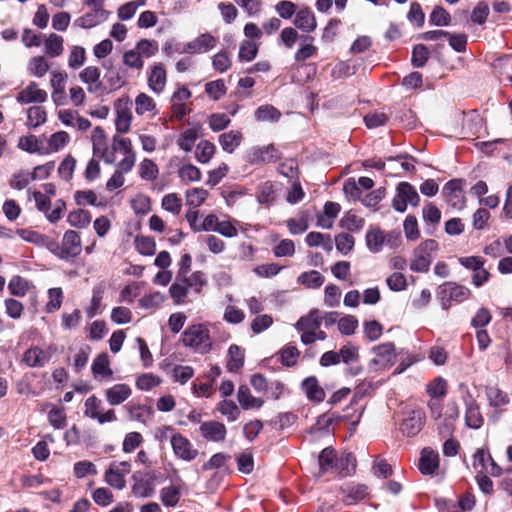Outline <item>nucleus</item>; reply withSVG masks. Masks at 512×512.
Returning a JSON list of instances; mask_svg holds the SVG:
<instances>
[{
    "label": "nucleus",
    "mask_w": 512,
    "mask_h": 512,
    "mask_svg": "<svg viewBox=\"0 0 512 512\" xmlns=\"http://www.w3.org/2000/svg\"><path fill=\"white\" fill-rule=\"evenodd\" d=\"M182 342L201 354L208 353L212 349L210 332L205 324H194L186 328L182 334Z\"/></svg>",
    "instance_id": "nucleus-1"
},
{
    "label": "nucleus",
    "mask_w": 512,
    "mask_h": 512,
    "mask_svg": "<svg viewBox=\"0 0 512 512\" xmlns=\"http://www.w3.org/2000/svg\"><path fill=\"white\" fill-rule=\"evenodd\" d=\"M438 249L439 244L434 239L421 242L413 251L410 269L417 273H427Z\"/></svg>",
    "instance_id": "nucleus-2"
},
{
    "label": "nucleus",
    "mask_w": 512,
    "mask_h": 512,
    "mask_svg": "<svg viewBox=\"0 0 512 512\" xmlns=\"http://www.w3.org/2000/svg\"><path fill=\"white\" fill-rule=\"evenodd\" d=\"M461 394V399L465 406V424L471 429H480L484 424V417L480 411V407L471 394L468 386L465 383H460L458 386Z\"/></svg>",
    "instance_id": "nucleus-3"
},
{
    "label": "nucleus",
    "mask_w": 512,
    "mask_h": 512,
    "mask_svg": "<svg viewBox=\"0 0 512 512\" xmlns=\"http://www.w3.org/2000/svg\"><path fill=\"white\" fill-rule=\"evenodd\" d=\"M420 203V196L413 185L408 182H400L397 184L395 194L392 199V208L399 212L404 213L408 205L417 207Z\"/></svg>",
    "instance_id": "nucleus-4"
},
{
    "label": "nucleus",
    "mask_w": 512,
    "mask_h": 512,
    "mask_svg": "<svg viewBox=\"0 0 512 512\" xmlns=\"http://www.w3.org/2000/svg\"><path fill=\"white\" fill-rule=\"evenodd\" d=\"M51 251L62 260L77 257L82 251L79 233L74 230H67L63 235L61 245H55V248Z\"/></svg>",
    "instance_id": "nucleus-5"
},
{
    "label": "nucleus",
    "mask_w": 512,
    "mask_h": 512,
    "mask_svg": "<svg viewBox=\"0 0 512 512\" xmlns=\"http://www.w3.org/2000/svg\"><path fill=\"white\" fill-rule=\"evenodd\" d=\"M372 352L375 358L369 362L371 368L387 369L395 363V345L392 342L376 345L372 348Z\"/></svg>",
    "instance_id": "nucleus-6"
},
{
    "label": "nucleus",
    "mask_w": 512,
    "mask_h": 512,
    "mask_svg": "<svg viewBox=\"0 0 512 512\" xmlns=\"http://www.w3.org/2000/svg\"><path fill=\"white\" fill-rule=\"evenodd\" d=\"M462 184L463 181L461 179H453L448 181L442 189L446 202L457 210H461L465 206Z\"/></svg>",
    "instance_id": "nucleus-7"
},
{
    "label": "nucleus",
    "mask_w": 512,
    "mask_h": 512,
    "mask_svg": "<svg viewBox=\"0 0 512 512\" xmlns=\"http://www.w3.org/2000/svg\"><path fill=\"white\" fill-rule=\"evenodd\" d=\"M54 352L55 349L52 346L46 349L39 346H32L24 352L23 361L29 367L41 368L50 361Z\"/></svg>",
    "instance_id": "nucleus-8"
},
{
    "label": "nucleus",
    "mask_w": 512,
    "mask_h": 512,
    "mask_svg": "<svg viewBox=\"0 0 512 512\" xmlns=\"http://www.w3.org/2000/svg\"><path fill=\"white\" fill-rule=\"evenodd\" d=\"M171 446L175 456L183 461L190 462L198 455V450L193 447L190 440L180 433L172 437Z\"/></svg>",
    "instance_id": "nucleus-9"
},
{
    "label": "nucleus",
    "mask_w": 512,
    "mask_h": 512,
    "mask_svg": "<svg viewBox=\"0 0 512 512\" xmlns=\"http://www.w3.org/2000/svg\"><path fill=\"white\" fill-rule=\"evenodd\" d=\"M93 155L101 158L106 164H113L112 152L107 151L106 136L104 130L97 126L92 133Z\"/></svg>",
    "instance_id": "nucleus-10"
},
{
    "label": "nucleus",
    "mask_w": 512,
    "mask_h": 512,
    "mask_svg": "<svg viewBox=\"0 0 512 512\" xmlns=\"http://www.w3.org/2000/svg\"><path fill=\"white\" fill-rule=\"evenodd\" d=\"M217 44V38L209 33L200 34L194 40L185 44L182 52L202 54L213 49Z\"/></svg>",
    "instance_id": "nucleus-11"
},
{
    "label": "nucleus",
    "mask_w": 512,
    "mask_h": 512,
    "mask_svg": "<svg viewBox=\"0 0 512 512\" xmlns=\"http://www.w3.org/2000/svg\"><path fill=\"white\" fill-rule=\"evenodd\" d=\"M202 437L211 442H221L225 439L227 429L225 425L218 421H205L199 427Z\"/></svg>",
    "instance_id": "nucleus-12"
},
{
    "label": "nucleus",
    "mask_w": 512,
    "mask_h": 512,
    "mask_svg": "<svg viewBox=\"0 0 512 512\" xmlns=\"http://www.w3.org/2000/svg\"><path fill=\"white\" fill-rule=\"evenodd\" d=\"M47 99L46 91L40 89L35 82H31L27 87L21 90L17 95V101L20 104L42 103Z\"/></svg>",
    "instance_id": "nucleus-13"
},
{
    "label": "nucleus",
    "mask_w": 512,
    "mask_h": 512,
    "mask_svg": "<svg viewBox=\"0 0 512 512\" xmlns=\"http://www.w3.org/2000/svg\"><path fill=\"white\" fill-rule=\"evenodd\" d=\"M423 427V418L419 411L411 410L400 424V431L407 437L417 435Z\"/></svg>",
    "instance_id": "nucleus-14"
},
{
    "label": "nucleus",
    "mask_w": 512,
    "mask_h": 512,
    "mask_svg": "<svg viewBox=\"0 0 512 512\" xmlns=\"http://www.w3.org/2000/svg\"><path fill=\"white\" fill-rule=\"evenodd\" d=\"M167 74L162 63H156L151 67L148 75V86L156 94H160L166 85Z\"/></svg>",
    "instance_id": "nucleus-15"
},
{
    "label": "nucleus",
    "mask_w": 512,
    "mask_h": 512,
    "mask_svg": "<svg viewBox=\"0 0 512 512\" xmlns=\"http://www.w3.org/2000/svg\"><path fill=\"white\" fill-rule=\"evenodd\" d=\"M439 467V454L431 448L421 452L418 468L423 475H432Z\"/></svg>",
    "instance_id": "nucleus-16"
},
{
    "label": "nucleus",
    "mask_w": 512,
    "mask_h": 512,
    "mask_svg": "<svg viewBox=\"0 0 512 512\" xmlns=\"http://www.w3.org/2000/svg\"><path fill=\"white\" fill-rule=\"evenodd\" d=\"M100 76L101 71L96 66H87L79 74L80 80L87 85V90L90 93H97L102 89Z\"/></svg>",
    "instance_id": "nucleus-17"
},
{
    "label": "nucleus",
    "mask_w": 512,
    "mask_h": 512,
    "mask_svg": "<svg viewBox=\"0 0 512 512\" xmlns=\"http://www.w3.org/2000/svg\"><path fill=\"white\" fill-rule=\"evenodd\" d=\"M107 18L108 12L105 9H92L90 12L77 18L75 25L83 29H90L103 23Z\"/></svg>",
    "instance_id": "nucleus-18"
},
{
    "label": "nucleus",
    "mask_w": 512,
    "mask_h": 512,
    "mask_svg": "<svg viewBox=\"0 0 512 512\" xmlns=\"http://www.w3.org/2000/svg\"><path fill=\"white\" fill-rule=\"evenodd\" d=\"M132 394V389L127 384H115L105 390L106 401L111 406H117L125 402Z\"/></svg>",
    "instance_id": "nucleus-19"
},
{
    "label": "nucleus",
    "mask_w": 512,
    "mask_h": 512,
    "mask_svg": "<svg viewBox=\"0 0 512 512\" xmlns=\"http://www.w3.org/2000/svg\"><path fill=\"white\" fill-rule=\"evenodd\" d=\"M302 390L310 401L322 402L325 399V391L319 385L314 376L305 378L301 384Z\"/></svg>",
    "instance_id": "nucleus-20"
},
{
    "label": "nucleus",
    "mask_w": 512,
    "mask_h": 512,
    "mask_svg": "<svg viewBox=\"0 0 512 512\" xmlns=\"http://www.w3.org/2000/svg\"><path fill=\"white\" fill-rule=\"evenodd\" d=\"M440 288L442 293L448 295L449 299H452L456 303L463 302L471 295L469 288L455 282H445L444 284L440 285Z\"/></svg>",
    "instance_id": "nucleus-21"
},
{
    "label": "nucleus",
    "mask_w": 512,
    "mask_h": 512,
    "mask_svg": "<svg viewBox=\"0 0 512 512\" xmlns=\"http://www.w3.org/2000/svg\"><path fill=\"white\" fill-rule=\"evenodd\" d=\"M91 370L94 378L97 380L107 379L112 376L113 371L110 368V362L107 353H101L93 360Z\"/></svg>",
    "instance_id": "nucleus-22"
},
{
    "label": "nucleus",
    "mask_w": 512,
    "mask_h": 512,
    "mask_svg": "<svg viewBox=\"0 0 512 512\" xmlns=\"http://www.w3.org/2000/svg\"><path fill=\"white\" fill-rule=\"evenodd\" d=\"M294 24L298 29L308 33L314 31L317 25L313 12L308 8H302L296 13Z\"/></svg>",
    "instance_id": "nucleus-23"
},
{
    "label": "nucleus",
    "mask_w": 512,
    "mask_h": 512,
    "mask_svg": "<svg viewBox=\"0 0 512 512\" xmlns=\"http://www.w3.org/2000/svg\"><path fill=\"white\" fill-rule=\"evenodd\" d=\"M237 400L244 410L259 409L262 407L264 401L261 398L252 396L250 389L246 385H241L237 391Z\"/></svg>",
    "instance_id": "nucleus-24"
},
{
    "label": "nucleus",
    "mask_w": 512,
    "mask_h": 512,
    "mask_svg": "<svg viewBox=\"0 0 512 512\" xmlns=\"http://www.w3.org/2000/svg\"><path fill=\"white\" fill-rule=\"evenodd\" d=\"M322 318L318 310H312L307 316L301 317L295 324L297 331H317L321 326Z\"/></svg>",
    "instance_id": "nucleus-25"
},
{
    "label": "nucleus",
    "mask_w": 512,
    "mask_h": 512,
    "mask_svg": "<svg viewBox=\"0 0 512 512\" xmlns=\"http://www.w3.org/2000/svg\"><path fill=\"white\" fill-rule=\"evenodd\" d=\"M243 139L240 131L231 130L219 136V143L221 148L227 153H233L235 149L241 144Z\"/></svg>",
    "instance_id": "nucleus-26"
},
{
    "label": "nucleus",
    "mask_w": 512,
    "mask_h": 512,
    "mask_svg": "<svg viewBox=\"0 0 512 512\" xmlns=\"http://www.w3.org/2000/svg\"><path fill=\"white\" fill-rule=\"evenodd\" d=\"M201 136V128L193 127L183 131L177 140L179 147L185 152H190L195 141Z\"/></svg>",
    "instance_id": "nucleus-27"
},
{
    "label": "nucleus",
    "mask_w": 512,
    "mask_h": 512,
    "mask_svg": "<svg viewBox=\"0 0 512 512\" xmlns=\"http://www.w3.org/2000/svg\"><path fill=\"white\" fill-rule=\"evenodd\" d=\"M344 496L343 501L347 505L355 504L357 501L364 499L367 495V487L365 485H349L342 490Z\"/></svg>",
    "instance_id": "nucleus-28"
},
{
    "label": "nucleus",
    "mask_w": 512,
    "mask_h": 512,
    "mask_svg": "<svg viewBox=\"0 0 512 512\" xmlns=\"http://www.w3.org/2000/svg\"><path fill=\"white\" fill-rule=\"evenodd\" d=\"M216 151V146L208 141L202 140L198 143L195 150V157L198 162L207 164L213 158Z\"/></svg>",
    "instance_id": "nucleus-29"
},
{
    "label": "nucleus",
    "mask_w": 512,
    "mask_h": 512,
    "mask_svg": "<svg viewBox=\"0 0 512 512\" xmlns=\"http://www.w3.org/2000/svg\"><path fill=\"white\" fill-rule=\"evenodd\" d=\"M297 282L307 288L315 289L323 285L324 277L319 271L310 270L301 273L297 278Z\"/></svg>",
    "instance_id": "nucleus-30"
},
{
    "label": "nucleus",
    "mask_w": 512,
    "mask_h": 512,
    "mask_svg": "<svg viewBox=\"0 0 512 512\" xmlns=\"http://www.w3.org/2000/svg\"><path fill=\"white\" fill-rule=\"evenodd\" d=\"M44 49L47 56L58 57L63 52V38L60 35L51 33L44 42Z\"/></svg>",
    "instance_id": "nucleus-31"
},
{
    "label": "nucleus",
    "mask_w": 512,
    "mask_h": 512,
    "mask_svg": "<svg viewBox=\"0 0 512 512\" xmlns=\"http://www.w3.org/2000/svg\"><path fill=\"white\" fill-rule=\"evenodd\" d=\"M305 241L310 247H322L326 251L333 249V243L330 235H325L320 232H310L306 235Z\"/></svg>",
    "instance_id": "nucleus-32"
},
{
    "label": "nucleus",
    "mask_w": 512,
    "mask_h": 512,
    "mask_svg": "<svg viewBox=\"0 0 512 512\" xmlns=\"http://www.w3.org/2000/svg\"><path fill=\"white\" fill-rule=\"evenodd\" d=\"M244 364V353L238 345H231L228 349L227 369L237 372Z\"/></svg>",
    "instance_id": "nucleus-33"
},
{
    "label": "nucleus",
    "mask_w": 512,
    "mask_h": 512,
    "mask_svg": "<svg viewBox=\"0 0 512 512\" xmlns=\"http://www.w3.org/2000/svg\"><path fill=\"white\" fill-rule=\"evenodd\" d=\"M486 396L489 405L494 408L505 406L510 402L508 394L497 387L486 388Z\"/></svg>",
    "instance_id": "nucleus-34"
},
{
    "label": "nucleus",
    "mask_w": 512,
    "mask_h": 512,
    "mask_svg": "<svg viewBox=\"0 0 512 512\" xmlns=\"http://www.w3.org/2000/svg\"><path fill=\"white\" fill-rule=\"evenodd\" d=\"M138 173L141 179L145 181H154L158 177L159 169L153 160L145 158L138 166Z\"/></svg>",
    "instance_id": "nucleus-35"
},
{
    "label": "nucleus",
    "mask_w": 512,
    "mask_h": 512,
    "mask_svg": "<svg viewBox=\"0 0 512 512\" xmlns=\"http://www.w3.org/2000/svg\"><path fill=\"white\" fill-rule=\"evenodd\" d=\"M254 116L257 121L276 122L280 119L281 112L274 106L266 104L258 107Z\"/></svg>",
    "instance_id": "nucleus-36"
},
{
    "label": "nucleus",
    "mask_w": 512,
    "mask_h": 512,
    "mask_svg": "<svg viewBox=\"0 0 512 512\" xmlns=\"http://www.w3.org/2000/svg\"><path fill=\"white\" fill-rule=\"evenodd\" d=\"M355 470V458L351 453L343 454L340 458H336L334 471L341 476L350 475Z\"/></svg>",
    "instance_id": "nucleus-37"
},
{
    "label": "nucleus",
    "mask_w": 512,
    "mask_h": 512,
    "mask_svg": "<svg viewBox=\"0 0 512 512\" xmlns=\"http://www.w3.org/2000/svg\"><path fill=\"white\" fill-rule=\"evenodd\" d=\"M365 240L367 248L372 253H378L382 250L384 235L379 228H374L367 231Z\"/></svg>",
    "instance_id": "nucleus-38"
},
{
    "label": "nucleus",
    "mask_w": 512,
    "mask_h": 512,
    "mask_svg": "<svg viewBox=\"0 0 512 512\" xmlns=\"http://www.w3.org/2000/svg\"><path fill=\"white\" fill-rule=\"evenodd\" d=\"M107 151L112 152L115 162L117 152L126 155L133 151L132 142L129 138H123L115 135L112 138L111 146H107Z\"/></svg>",
    "instance_id": "nucleus-39"
},
{
    "label": "nucleus",
    "mask_w": 512,
    "mask_h": 512,
    "mask_svg": "<svg viewBox=\"0 0 512 512\" xmlns=\"http://www.w3.org/2000/svg\"><path fill=\"white\" fill-rule=\"evenodd\" d=\"M67 221L72 227L83 229L90 224L91 215L89 211L78 209L68 214Z\"/></svg>",
    "instance_id": "nucleus-40"
},
{
    "label": "nucleus",
    "mask_w": 512,
    "mask_h": 512,
    "mask_svg": "<svg viewBox=\"0 0 512 512\" xmlns=\"http://www.w3.org/2000/svg\"><path fill=\"white\" fill-rule=\"evenodd\" d=\"M274 151L272 145L265 148H253L248 154V161L252 164L269 162L274 157Z\"/></svg>",
    "instance_id": "nucleus-41"
},
{
    "label": "nucleus",
    "mask_w": 512,
    "mask_h": 512,
    "mask_svg": "<svg viewBox=\"0 0 512 512\" xmlns=\"http://www.w3.org/2000/svg\"><path fill=\"white\" fill-rule=\"evenodd\" d=\"M208 194V191L203 188L189 189L186 191V204L195 209L204 203Z\"/></svg>",
    "instance_id": "nucleus-42"
},
{
    "label": "nucleus",
    "mask_w": 512,
    "mask_h": 512,
    "mask_svg": "<svg viewBox=\"0 0 512 512\" xmlns=\"http://www.w3.org/2000/svg\"><path fill=\"white\" fill-rule=\"evenodd\" d=\"M160 498L164 506L174 507L180 500V490L174 485L164 487L160 490Z\"/></svg>",
    "instance_id": "nucleus-43"
},
{
    "label": "nucleus",
    "mask_w": 512,
    "mask_h": 512,
    "mask_svg": "<svg viewBox=\"0 0 512 512\" xmlns=\"http://www.w3.org/2000/svg\"><path fill=\"white\" fill-rule=\"evenodd\" d=\"M183 280L176 276L175 282L169 288V293L176 304L184 303L188 293L187 284Z\"/></svg>",
    "instance_id": "nucleus-44"
},
{
    "label": "nucleus",
    "mask_w": 512,
    "mask_h": 512,
    "mask_svg": "<svg viewBox=\"0 0 512 512\" xmlns=\"http://www.w3.org/2000/svg\"><path fill=\"white\" fill-rule=\"evenodd\" d=\"M365 221L353 213H346L340 220V227L351 232L360 231L364 227Z\"/></svg>",
    "instance_id": "nucleus-45"
},
{
    "label": "nucleus",
    "mask_w": 512,
    "mask_h": 512,
    "mask_svg": "<svg viewBox=\"0 0 512 512\" xmlns=\"http://www.w3.org/2000/svg\"><path fill=\"white\" fill-rule=\"evenodd\" d=\"M335 461V451L330 447L323 449L318 457L320 471L322 473H325L327 471L334 470Z\"/></svg>",
    "instance_id": "nucleus-46"
},
{
    "label": "nucleus",
    "mask_w": 512,
    "mask_h": 512,
    "mask_svg": "<svg viewBox=\"0 0 512 512\" xmlns=\"http://www.w3.org/2000/svg\"><path fill=\"white\" fill-rule=\"evenodd\" d=\"M183 281L187 284L188 290L192 289L196 293H200L202 288L207 284L206 276L201 271H195L191 275L187 274Z\"/></svg>",
    "instance_id": "nucleus-47"
},
{
    "label": "nucleus",
    "mask_w": 512,
    "mask_h": 512,
    "mask_svg": "<svg viewBox=\"0 0 512 512\" xmlns=\"http://www.w3.org/2000/svg\"><path fill=\"white\" fill-rule=\"evenodd\" d=\"M48 302L46 303L45 310L47 313L58 311L63 302V291L61 288H50L48 290Z\"/></svg>",
    "instance_id": "nucleus-48"
},
{
    "label": "nucleus",
    "mask_w": 512,
    "mask_h": 512,
    "mask_svg": "<svg viewBox=\"0 0 512 512\" xmlns=\"http://www.w3.org/2000/svg\"><path fill=\"white\" fill-rule=\"evenodd\" d=\"M156 104L152 97L147 95L146 93H140L135 98V112L138 115H143L146 112H151L155 110Z\"/></svg>",
    "instance_id": "nucleus-49"
},
{
    "label": "nucleus",
    "mask_w": 512,
    "mask_h": 512,
    "mask_svg": "<svg viewBox=\"0 0 512 512\" xmlns=\"http://www.w3.org/2000/svg\"><path fill=\"white\" fill-rule=\"evenodd\" d=\"M178 176L184 183L198 182L201 180V171L192 164H186L179 168Z\"/></svg>",
    "instance_id": "nucleus-50"
},
{
    "label": "nucleus",
    "mask_w": 512,
    "mask_h": 512,
    "mask_svg": "<svg viewBox=\"0 0 512 512\" xmlns=\"http://www.w3.org/2000/svg\"><path fill=\"white\" fill-rule=\"evenodd\" d=\"M217 410L227 418L229 422H234L240 415L238 406L231 400H223L218 406Z\"/></svg>",
    "instance_id": "nucleus-51"
},
{
    "label": "nucleus",
    "mask_w": 512,
    "mask_h": 512,
    "mask_svg": "<svg viewBox=\"0 0 512 512\" xmlns=\"http://www.w3.org/2000/svg\"><path fill=\"white\" fill-rule=\"evenodd\" d=\"M46 122V112L42 107L32 106L27 110V125L36 128Z\"/></svg>",
    "instance_id": "nucleus-52"
},
{
    "label": "nucleus",
    "mask_w": 512,
    "mask_h": 512,
    "mask_svg": "<svg viewBox=\"0 0 512 512\" xmlns=\"http://www.w3.org/2000/svg\"><path fill=\"white\" fill-rule=\"evenodd\" d=\"M161 206L173 215H179L182 209V201L176 193H169L162 198Z\"/></svg>",
    "instance_id": "nucleus-53"
},
{
    "label": "nucleus",
    "mask_w": 512,
    "mask_h": 512,
    "mask_svg": "<svg viewBox=\"0 0 512 512\" xmlns=\"http://www.w3.org/2000/svg\"><path fill=\"white\" fill-rule=\"evenodd\" d=\"M105 79L111 90L120 89L127 83L125 73L119 69H109Z\"/></svg>",
    "instance_id": "nucleus-54"
},
{
    "label": "nucleus",
    "mask_w": 512,
    "mask_h": 512,
    "mask_svg": "<svg viewBox=\"0 0 512 512\" xmlns=\"http://www.w3.org/2000/svg\"><path fill=\"white\" fill-rule=\"evenodd\" d=\"M429 21L435 26H448L451 22V15L442 6H436L430 14Z\"/></svg>",
    "instance_id": "nucleus-55"
},
{
    "label": "nucleus",
    "mask_w": 512,
    "mask_h": 512,
    "mask_svg": "<svg viewBox=\"0 0 512 512\" xmlns=\"http://www.w3.org/2000/svg\"><path fill=\"white\" fill-rule=\"evenodd\" d=\"M102 401L95 395L89 396L84 402V416L96 420L100 414Z\"/></svg>",
    "instance_id": "nucleus-56"
},
{
    "label": "nucleus",
    "mask_w": 512,
    "mask_h": 512,
    "mask_svg": "<svg viewBox=\"0 0 512 512\" xmlns=\"http://www.w3.org/2000/svg\"><path fill=\"white\" fill-rule=\"evenodd\" d=\"M336 249L343 255H347L353 250L355 240L348 233H340L335 236Z\"/></svg>",
    "instance_id": "nucleus-57"
},
{
    "label": "nucleus",
    "mask_w": 512,
    "mask_h": 512,
    "mask_svg": "<svg viewBox=\"0 0 512 512\" xmlns=\"http://www.w3.org/2000/svg\"><path fill=\"white\" fill-rule=\"evenodd\" d=\"M135 50L142 57L150 58L158 52V43L155 40L141 39Z\"/></svg>",
    "instance_id": "nucleus-58"
},
{
    "label": "nucleus",
    "mask_w": 512,
    "mask_h": 512,
    "mask_svg": "<svg viewBox=\"0 0 512 512\" xmlns=\"http://www.w3.org/2000/svg\"><path fill=\"white\" fill-rule=\"evenodd\" d=\"M132 115L127 108L117 109L115 121L116 130L119 133H127L130 129Z\"/></svg>",
    "instance_id": "nucleus-59"
},
{
    "label": "nucleus",
    "mask_w": 512,
    "mask_h": 512,
    "mask_svg": "<svg viewBox=\"0 0 512 512\" xmlns=\"http://www.w3.org/2000/svg\"><path fill=\"white\" fill-rule=\"evenodd\" d=\"M132 493L136 497L148 498L154 494L153 484L149 480H137L132 486Z\"/></svg>",
    "instance_id": "nucleus-60"
},
{
    "label": "nucleus",
    "mask_w": 512,
    "mask_h": 512,
    "mask_svg": "<svg viewBox=\"0 0 512 512\" xmlns=\"http://www.w3.org/2000/svg\"><path fill=\"white\" fill-rule=\"evenodd\" d=\"M226 86L223 80H215L206 83L205 92L213 100H219L226 94Z\"/></svg>",
    "instance_id": "nucleus-61"
},
{
    "label": "nucleus",
    "mask_w": 512,
    "mask_h": 512,
    "mask_svg": "<svg viewBox=\"0 0 512 512\" xmlns=\"http://www.w3.org/2000/svg\"><path fill=\"white\" fill-rule=\"evenodd\" d=\"M164 300L165 296L162 293L156 291L144 295L139 300V305L145 309H154L160 307Z\"/></svg>",
    "instance_id": "nucleus-62"
},
{
    "label": "nucleus",
    "mask_w": 512,
    "mask_h": 512,
    "mask_svg": "<svg viewBox=\"0 0 512 512\" xmlns=\"http://www.w3.org/2000/svg\"><path fill=\"white\" fill-rule=\"evenodd\" d=\"M356 66L348 61L338 62L332 69V77L335 79L347 78L356 73Z\"/></svg>",
    "instance_id": "nucleus-63"
},
{
    "label": "nucleus",
    "mask_w": 512,
    "mask_h": 512,
    "mask_svg": "<svg viewBox=\"0 0 512 512\" xmlns=\"http://www.w3.org/2000/svg\"><path fill=\"white\" fill-rule=\"evenodd\" d=\"M338 354L340 355V361H342L346 365L357 362L359 359L358 347L351 343H348L341 347Z\"/></svg>",
    "instance_id": "nucleus-64"
}]
</instances>
